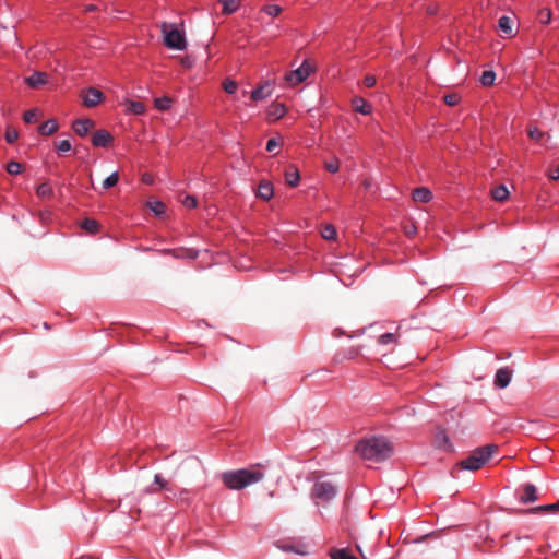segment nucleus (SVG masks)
<instances>
[{
	"label": "nucleus",
	"mask_w": 559,
	"mask_h": 559,
	"mask_svg": "<svg viewBox=\"0 0 559 559\" xmlns=\"http://www.w3.org/2000/svg\"><path fill=\"white\" fill-rule=\"evenodd\" d=\"M264 478L261 465L250 466L235 471H227L221 475L223 484L230 490H241L257 484Z\"/></svg>",
	"instance_id": "nucleus-1"
},
{
	"label": "nucleus",
	"mask_w": 559,
	"mask_h": 559,
	"mask_svg": "<svg viewBox=\"0 0 559 559\" xmlns=\"http://www.w3.org/2000/svg\"><path fill=\"white\" fill-rule=\"evenodd\" d=\"M357 453L365 460L383 461L392 453L391 443L382 437H370L356 444Z\"/></svg>",
	"instance_id": "nucleus-2"
},
{
	"label": "nucleus",
	"mask_w": 559,
	"mask_h": 559,
	"mask_svg": "<svg viewBox=\"0 0 559 559\" xmlns=\"http://www.w3.org/2000/svg\"><path fill=\"white\" fill-rule=\"evenodd\" d=\"M160 31L164 37V44L169 49L185 50L187 48V39L183 25L163 22Z\"/></svg>",
	"instance_id": "nucleus-3"
},
{
	"label": "nucleus",
	"mask_w": 559,
	"mask_h": 559,
	"mask_svg": "<svg viewBox=\"0 0 559 559\" xmlns=\"http://www.w3.org/2000/svg\"><path fill=\"white\" fill-rule=\"evenodd\" d=\"M496 451L497 447L495 444L476 448L466 459L460 462V466L462 469L477 471L490 460Z\"/></svg>",
	"instance_id": "nucleus-4"
},
{
	"label": "nucleus",
	"mask_w": 559,
	"mask_h": 559,
	"mask_svg": "<svg viewBox=\"0 0 559 559\" xmlns=\"http://www.w3.org/2000/svg\"><path fill=\"white\" fill-rule=\"evenodd\" d=\"M337 493L334 484L329 480H316L310 491L311 500L319 506L320 503H328Z\"/></svg>",
	"instance_id": "nucleus-5"
},
{
	"label": "nucleus",
	"mask_w": 559,
	"mask_h": 559,
	"mask_svg": "<svg viewBox=\"0 0 559 559\" xmlns=\"http://www.w3.org/2000/svg\"><path fill=\"white\" fill-rule=\"evenodd\" d=\"M312 73L311 64L305 60L297 69L287 72L284 76L286 85L294 87L305 82Z\"/></svg>",
	"instance_id": "nucleus-6"
},
{
	"label": "nucleus",
	"mask_w": 559,
	"mask_h": 559,
	"mask_svg": "<svg viewBox=\"0 0 559 559\" xmlns=\"http://www.w3.org/2000/svg\"><path fill=\"white\" fill-rule=\"evenodd\" d=\"M81 97L83 105L87 108L96 107L105 98L104 94L95 87H88L86 90H83Z\"/></svg>",
	"instance_id": "nucleus-7"
},
{
	"label": "nucleus",
	"mask_w": 559,
	"mask_h": 559,
	"mask_svg": "<svg viewBox=\"0 0 559 559\" xmlns=\"http://www.w3.org/2000/svg\"><path fill=\"white\" fill-rule=\"evenodd\" d=\"M92 144L95 147H108L112 144V135L104 129L97 130L92 136Z\"/></svg>",
	"instance_id": "nucleus-8"
},
{
	"label": "nucleus",
	"mask_w": 559,
	"mask_h": 559,
	"mask_svg": "<svg viewBox=\"0 0 559 559\" xmlns=\"http://www.w3.org/2000/svg\"><path fill=\"white\" fill-rule=\"evenodd\" d=\"M499 31L502 37L512 38L516 35L512 17L503 15L498 21Z\"/></svg>",
	"instance_id": "nucleus-9"
},
{
	"label": "nucleus",
	"mask_w": 559,
	"mask_h": 559,
	"mask_svg": "<svg viewBox=\"0 0 559 559\" xmlns=\"http://www.w3.org/2000/svg\"><path fill=\"white\" fill-rule=\"evenodd\" d=\"M435 445L443 451L452 452L453 445L450 441V438L444 429H440L436 432L433 438Z\"/></svg>",
	"instance_id": "nucleus-10"
},
{
	"label": "nucleus",
	"mask_w": 559,
	"mask_h": 559,
	"mask_svg": "<svg viewBox=\"0 0 559 559\" xmlns=\"http://www.w3.org/2000/svg\"><path fill=\"white\" fill-rule=\"evenodd\" d=\"M94 126L95 123L92 119L84 118L74 120L72 123V129L79 136H85L90 130L94 128Z\"/></svg>",
	"instance_id": "nucleus-11"
},
{
	"label": "nucleus",
	"mask_w": 559,
	"mask_h": 559,
	"mask_svg": "<svg viewBox=\"0 0 559 559\" xmlns=\"http://www.w3.org/2000/svg\"><path fill=\"white\" fill-rule=\"evenodd\" d=\"M271 94V84L269 82H264L252 90L250 97L253 102H261L269 98Z\"/></svg>",
	"instance_id": "nucleus-12"
},
{
	"label": "nucleus",
	"mask_w": 559,
	"mask_h": 559,
	"mask_svg": "<svg viewBox=\"0 0 559 559\" xmlns=\"http://www.w3.org/2000/svg\"><path fill=\"white\" fill-rule=\"evenodd\" d=\"M48 82V75L45 72L36 71L32 75L25 78V83L32 88L44 86Z\"/></svg>",
	"instance_id": "nucleus-13"
},
{
	"label": "nucleus",
	"mask_w": 559,
	"mask_h": 559,
	"mask_svg": "<svg viewBox=\"0 0 559 559\" xmlns=\"http://www.w3.org/2000/svg\"><path fill=\"white\" fill-rule=\"evenodd\" d=\"M512 372L508 368H500L495 376V385L500 389L507 388L511 382Z\"/></svg>",
	"instance_id": "nucleus-14"
},
{
	"label": "nucleus",
	"mask_w": 559,
	"mask_h": 559,
	"mask_svg": "<svg viewBox=\"0 0 559 559\" xmlns=\"http://www.w3.org/2000/svg\"><path fill=\"white\" fill-rule=\"evenodd\" d=\"M286 107L282 103H273L270 105L266 116L270 121H276L286 115Z\"/></svg>",
	"instance_id": "nucleus-15"
},
{
	"label": "nucleus",
	"mask_w": 559,
	"mask_h": 559,
	"mask_svg": "<svg viewBox=\"0 0 559 559\" xmlns=\"http://www.w3.org/2000/svg\"><path fill=\"white\" fill-rule=\"evenodd\" d=\"M352 105L356 112L361 115H370L372 112V106L360 96H356L352 100Z\"/></svg>",
	"instance_id": "nucleus-16"
},
{
	"label": "nucleus",
	"mask_w": 559,
	"mask_h": 559,
	"mask_svg": "<svg viewBox=\"0 0 559 559\" xmlns=\"http://www.w3.org/2000/svg\"><path fill=\"white\" fill-rule=\"evenodd\" d=\"M528 136L537 144L546 145L550 140V134L540 131L537 128L528 129Z\"/></svg>",
	"instance_id": "nucleus-17"
},
{
	"label": "nucleus",
	"mask_w": 559,
	"mask_h": 559,
	"mask_svg": "<svg viewBox=\"0 0 559 559\" xmlns=\"http://www.w3.org/2000/svg\"><path fill=\"white\" fill-rule=\"evenodd\" d=\"M258 197L264 201H269L274 195V188L270 181H262L258 187Z\"/></svg>",
	"instance_id": "nucleus-18"
},
{
	"label": "nucleus",
	"mask_w": 559,
	"mask_h": 559,
	"mask_svg": "<svg viewBox=\"0 0 559 559\" xmlns=\"http://www.w3.org/2000/svg\"><path fill=\"white\" fill-rule=\"evenodd\" d=\"M537 489L533 484H526L523 488V495L520 498L522 503L534 502L537 500Z\"/></svg>",
	"instance_id": "nucleus-19"
},
{
	"label": "nucleus",
	"mask_w": 559,
	"mask_h": 559,
	"mask_svg": "<svg viewBox=\"0 0 559 559\" xmlns=\"http://www.w3.org/2000/svg\"><path fill=\"white\" fill-rule=\"evenodd\" d=\"M432 199V193L428 188L420 187L413 191V200L415 202L428 203Z\"/></svg>",
	"instance_id": "nucleus-20"
},
{
	"label": "nucleus",
	"mask_w": 559,
	"mask_h": 559,
	"mask_svg": "<svg viewBox=\"0 0 559 559\" xmlns=\"http://www.w3.org/2000/svg\"><path fill=\"white\" fill-rule=\"evenodd\" d=\"M218 2L222 4V13L230 15L238 11L241 0H218Z\"/></svg>",
	"instance_id": "nucleus-21"
},
{
	"label": "nucleus",
	"mask_w": 559,
	"mask_h": 559,
	"mask_svg": "<svg viewBox=\"0 0 559 559\" xmlns=\"http://www.w3.org/2000/svg\"><path fill=\"white\" fill-rule=\"evenodd\" d=\"M285 180L289 187H297L300 181V175L296 167H290L285 173Z\"/></svg>",
	"instance_id": "nucleus-22"
},
{
	"label": "nucleus",
	"mask_w": 559,
	"mask_h": 559,
	"mask_svg": "<svg viewBox=\"0 0 559 559\" xmlns=\"http://www.w3.org/2000/svg\"><path fill=\"white\" fill-rule=\"evenodd\" d=\"M58 130V122L55 119H49L46 122L41 123L38 128V131L43 135L53 134Z\"/></svg>",
	"instance_id": "nucleus-23"
},
{
	"label": "nucleus",
	"mask_w": 559,
	"mask_h": 559,
	"mask_svg": "<svg viewBox=\"0 0 559 559\" xmlns=\"http://www.w3.org/2000/svg\"><path fill=\"white\" fill-rule=\"evenodd\" d=\"M146 111V107L141 102L128 100L127 102V112L132 115H143Z\"/></svg>",
	"instance_id": "nucleus-24"
},
{
	"label": "nucleus",
	"mask_w": 559,
	"mask_h": 559,
	"mask_svg": "<svg viewBox=\"0 0 559 559\" xmlns=\"http://www.w3.org/2000/svg\"><path fill=\"white\" fill-rule=\"evenodd\" d=\"M278 548H281L284 551L288 552H295L301 556H305L308 554L307 546L304 544L293 545V544H282L278 545Z\"/></svg>",
	"instance_id": "nucleus-25"
},
{
	"label": "nucleus",
	"mask_w": 559,
	"mask_h": 559,
	"mask_svg": "<svg viewBox=\"0 0 559 559\" xmlns=\"http://www.w3.org/2000/svg\"><path fill=\"white\" fill-rule=\"evenodd\" d=\"M173 99L168 96H162L154 99V106L160 111H166L171 108Z\"/></svg>",
	"instance_id": "nucleus-26"
},
{
	"label": "nucleus",
	"mask_w": 559,
	"mask_h": 559,
	"mask_svg": "<svg viewBox=\"0 0 559 559\" xmlns=\"http://www.w3.org/2000/svg\"><path fill=\"white\" fill-rule=\"evenodd\" d=\"M36 194L39 198L47 199L53 195L52 186L49 182H43L36 188Z\"/></svg>",
	"instance_id": "nucleus-27"
},
{
	"label": "nucleus",
	"mask_w": 559,
	"mask_h": 559,
	"mask_svg": "<svg viewBox=\"0 0 559 559\" xmlns=\"http://www.w3.org/2000/svg\"><path fill=\"white\" fill-rule=\"evenodd\" d=\"M491 197H492L493 200L502 202V201L508 199L509 190L507 189L506 186H502V185L498 186V187L492 189Z\"/></svg>",
	"instance_id": "nucleus-28"
},
{
	"label": "nucleus",
	"mask_w": 559,
	"mask_h": 559,
	"mask_svg": "<svg viewBox=\"0 0 559 559\" xmlns=\"http://www.w3.org/2000/svg\"><path fill=\"white\" fill-rule=\"evenodd\" d=\"M330 556H331L332 559H357L346 548L332 549L330 551Z\"/></svg>",
	"instance_id": "nucleus-29"
},
{
	"label": "nucleus",
	"mask_w": 559,
	"mask_h": 559,
	"mask_svg": "<svg viewBox=\"0 0 559 559\" xmlns=\"http://www.w3.org/2000/svg\"><path fill=\"white\" fill-rule=\"evenodd\" d=\"M81 227L90 234H96L99 230V224L92 218H85L81 223Z\"/></svg>",
	"instance_id": "nucleus-30"
},
{
	"label": "nucleus",
	"mask_w": 559,
	"mask_h": 559,
	"mask_svg": "<svg viewBox=\"0 0 559 559\" xmlns=\"http://www.w3.org/2000/svg\"><path fill=\"white\" fill-rule=\"evenodd\" d=\"M336 235V229L332 224H326L321 228V236L326 240H334Z\"/></svg>",
	"instance_id": "nucleus-31"
},
{
	"label": "nucleus",
	"mask_w": 559,
	"mask_h": 559,
	"mask_svg": "<svg viewBox=\"0 0 559 559\" xmlns=\"http://www.w3.org/2000/svg\"><path fill=\"white\" fill-rule=\"evenodd\" d=\"M496 73L491 70L484 71L480 76V83L484 86H491L495 83Z\"/></svg>",
	"instance_id": "nucleus-32"
},
{
	"label": "nucleus",
	"mask_w": 559,
	"mask_h": 559,
	"mask_svg": "<svg viewBox=\"0 0 559 559\" xmlns=\"http://www.w3.org/2000/svg\"><path fill=\"white\" fill-rule=\"evenodd\" d=\"M222 85H223L224 91L230 95L235 94L238 90V83L235 80L229 79V78L225 79L223 81Z\"/></svg>",
	"instance_id": "nucleus-33"
},
{
	"label": "nucleus",
	"mask_w": 559,
	"mask_h": 559,
	"mask_svg": "<svg viewBox=\"0 0 559 559\" xmlns=\"http://www.w3.org/2000/svg\"><path fill=\"white\" fill-rule=\"evenodd\" d=\"M262 12L271 17H276L281 14L282 8L277 4H266L262 8Z\"/></svg>",
	"instance_id": "nucleus-34"
},
{
	"label": "nucleus",
	"mask_w": 559,
	"mask_h": 559,
	"mask_svg": "<svg viewBox=\"0 0 559 559\" xmlns=\"http://www.w3.org/2000/svg\"><path fill=\"white\" fill-rule=\"evenodd\" d=\"M119 181V174L118 171H114L110 174L104 181H103V188L104 189H110L115 187Z\"/></svg>",
	"instance_id": "nucleus-35"
},
{
	"label": "nucleus",
	"mask_w": 559,
	"mask_h": 559,
	"mask_svg": "<svg viewBox=\"0 0 559 559\" xmlns=\"http://www.w3.org/2000/svg\"><path fill=\"white\" fill-rule=\"evenodd\" d=\"M147 205L155 215L165 213V204L162 201H152L148 202Z\"/></svg>",
	"instance_id": "nucleus-36"
},
{
	"label": "nucleus",
	"mask_w": 559,
	"mask_h": 559,
	"mask_svg": "<svg viewBox=\"0 0 559 559\" xmlns=\"http://www.w3.org/2000/svg\"><path fill=\"white\" fill-rule=\"evenodd\" d=\"M538 21L542 24H549L551 21V11L547 8H543L537 14Z\"/></svg>",
	"instance_id": "nucleus-37"
},
{
	"label": "nucleus",
	"mask_w": 559,
	"mask_h": 559,
	"mask_svg": "<svg viewBox=\"0 0 559 559\" xmlns=\"http://www.w3.org/2000/svg\"><path fill=\"white\" fill-rule=\"evenodd\" d=\"M7 171L10 174V175H20L23 170V166L22 164H20L19 162H9L7 164Z\"/></svg>",
	"instance_id": "nucleus-38"
},
{
	"label": "nucleus",
	"mask_w": 559,
	"mask_h": 559,
	"mask_svg": "<svg viewBox=\"0 0 559 559\" xmlns=\"http://www.w3.org/2000/svg\"><path fill=\"white\" fill-rule=\"evenodd\" d=\"M4 139L10 144L14 143L19 139L17 130L13 128H7Z\"/></svg>",
	"instance_id": "nucleus-39"
},
{
	"label": "nucleus",
	"mask_w": 559,
	"mask_h": 559,
	"mask_svg": "<svg viewBox=\"0 0 559 559\" xmlns=\"http://www.w3.org/2000/svg\"><path fill=\"white\" fill-rule=\"evenodd\" d=\"M182 205L189 210L195 209L198 205V200L193 195H186L182 201Z\"/></svg>",
	"instance_id": "nucleus-40"
},
{
	"label": "nucleus",
	"mask_w": 559,
	"mask_h": 559,
	"mask_svg": "<svg viewBox=\"0 0 559 559\" xmlns=\"http://www.w3.org/2000/svg\"><path fill=\"white\" fill-rule=\"evenodd\" d=\"M324 166L328 171L335 174L340 170V160L337 158H332L326 162Z\"/></svg>",
	"instance_id": "nucleus-41"
},
{
	"label": "nucleus",
	"mask_w": 559,
	"mask_h": 559,
	"mask_svg": "<svg viewBox=\"0 0 559 559\" xmlns=\"http://www.w3.org/2000/svg\"><path fill=\"white\" fill-rule=\"evenodd\" d=\"M396 341V336L393 333H384L379 336L378 342L381 345H388L394 343Z\"/></svg>",
	"instance_id": "nucleus-42"
},
{
	"label": "nucleus",
	"mask_w": 559,
	"mask_h": 559,
	"mask_svg": "<svg viewBox=\"0 0 559 559\" xmlns=\"http://www.w3.org/2000/svg\"><path fill=\"white\" fill-rule=\"evenodd\" d=\"M533 512L537 511H559V501L551 504H544L532 509Z\"/></svg>",
	"instance_id": "nucleus-43"
},
{
	"label": "nucleus",
	"mask_w": 559,
	"mask_h": 559,
	"mask_svg": "<svg viewBox=\"0 0 559 559\" xmlns=\"http://www.w3.org/2000/svg\"><path fill=\"white\" fill-rule=\"evenodd\" d=\"M71 147L72 146L69 140H62L58 142L56 145V150L58 151V153H67L71 150Z\"/></svg>",
	"instance_id": "nucleus-44"
},
{
	"label": "nucleus",
	"mask_w": 559,
	"mask_h": 559,
	"mask_svg": "<svg viewBox=\"0 0 559 559\" xmlns=\"http://www.w3.org/2000/svg\"><path fill=\"white\" fill-rule=\"evenodd\" d=\"M36 117H37L36 109L26 110L23 115V119L26 123H33L36 120Z\"/></svg>",
	"instance_id": "nucleus-45"
},
{
	"label": "nucleus",
	"mask_w": 559,
	"mask_h": 559,
	"mask_svg": "<svg viewBox=\"0 0 559 559\" xmlns=\"http://www.w3.org/2000/svg\"><path fill=\"white\" fill-rule=\"evenodd\" d=\"M460 98L456 94H449L444 96V103L449 106H455Z\"/></svg>",
	"instance_id": "nucleus-46"
},
{
	"label": "nucleus",
	"mask_w": 559,
	"mask_h": 559,
	"mask_svg": "<svg viewBox=\"0 0 559 559\" xmlns=\"http://www.w3.org/2000/svg\"><path fill=\"white\" fill-rule=\"evenodd\" d=\"M198 255H199V252H198L197 250H194V249H188V250H186V252H185V253H182V254H177L176 257H177V258H188V259H192V260H194V259H197V258H198Z\"/></svg>",
	"instance_id": "nucleus-47"
},
{
	"label": "nucleus",
	"mask_w": 559,
	"mask_h": 559,
	"mask_svg": "<svg viewBox=\"0 0 559 559\" xmlns=\"http://www.w3.org/2000/svg\"><path fill=\"white\" fill-rule=\"evenodd\" d=\"M280 146V142L272 138L266 143V151L273 153Z\"/></svg>",
	"instance_id": "nucleus-48"
},
{
	"label": "nucleus",
	"mask_w": 559,
	"mask_h": 559,
	"mask_svg": "<svg viewBox=\"0 0 559 559\" xmlns=\"http://www.w3.org/2000/svg\"><path fill=\"white\" fill-rule=\"evenodd\" d=\"M154 483H155L156 485H158V487H159L160 489H165V488H167V484H168V483H167V480H165V479L163 478V476H162V475H159V474H156V475H155V477H154Z\"/></svg>",
	"instance_id": "nucleus-49"
},
{
	"label": "nucleus",
	"mask_w": 559,
	"mask_h": 559,
	"mask_svg": "<svg viewBox=\"0 0 559 559\" xmlns=\"http://www.w3.org/2000/svg\"><path fill=\"white\" fill-rule=\"evenodd\" d=\"M364 83L367 87H373L377 83V79L373 75H367L364 79Z\"/></svg>",
	"instance_id": "nucleus-50"
},
{
	"label": "nucleus",
	"mask_w": 559,
	"mask_h": 559,
	"mask_svg": "<svg viewBox=\"0 0 559 559\" xmlns=\"http://www.w3.org/2000/svg\"><path fill=\"white\" fill-rule=\"evenodd\" d=\"M548 177L552 180H558L559 179V166L549 169Z\"/></svg>",
	"instance_id": "nucleus-51"
},
{
	"label": "nucleus",
	"mask_w": 559,
	"mask_h": 559,
	"mask_svg": "<svg viewBox=\"0 0 559 559\" xmlns=\"http://www.w3.org/2000/svg\"><path fill=\"white\" fill-rule=\"evenodd\" d=\"M93 10H95V5H93V4H90V5H87V7L85 8V11H86V12H90V11H93Z\"/></svg>",
	"instance_id": "nucleus-52"
},
{
	"label": "nucleus",
	"mask_w": 559,
	"mask_h": 559,
	"mask_svg": "<svg viewBox=\"0 0 559 559\" xmlns=\"http://www.w3.org/2000/svg\"><path fill=\"white\" fill-rule=\"evenodd\" d=\"M413 233H415V227L408 228V229L406 230V234H407V235H411V234H413Z\"/></svg>",
	"instance_id": "nucleus-53"
}]
</instances>
